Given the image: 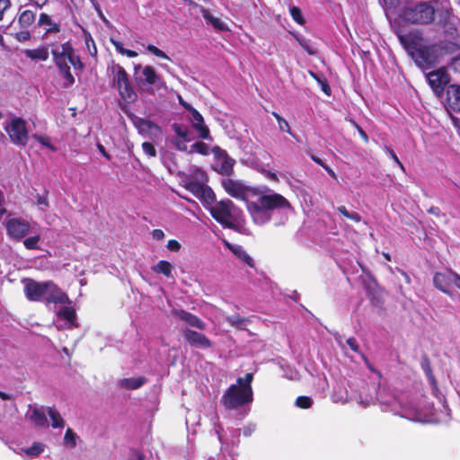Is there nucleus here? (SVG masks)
<instances>
[{
	"label": "nucleus",
	"mask_w": 460,
	"mask_h": 460,
	"mask_svg": "<svg viewBox=\"0 0 460 460\" xmlns=\"http://www.w3.org/2000/svg\"><path fill=\"white\" fill-rule=\"evenodd\" d=\"M143 151L149 156L155 157L156 155V151L153 144L149 142H144L142 145Z\"/></svg>",
	"instance_id": "nucleus-47"
},
{
	"label": "nucleus",
	"mask_w": 460,
	"mask_h": 460,
	"mask_svg": "<svg viewBox=\"0 0 460 460\" xmlns=\"http://www.w3.org/2000/svg\"><path fill=\"white\" fill-rule=\"evenodd\" d=\"M352 124L358 129V131L360 137L363 138V140L367 143L368 141V137L366 134V132L355 121H352Z\"/></svg>",
	"instance_id": "nucleus-58"
},
{
	"label": "nucleus",
	"mask_w": 460,
	"mask_h": 460,
	"mask_svg": "<svg viewBox=\"0 0 460 460\" xmlns=\"http://www.w3.org/2000/svg\"><path fill=\"white\" fill-rule=\"evenodd\" d=\"M188 141H184V139L176 138L172 141L175 147L180 151H186L187 150V143Z\"/></svg>",
	"instance_id": "nucleus-51"
},
{
	"label": "nucleus",
	"mask_w": 460,
	"mask_h": 460,
	"mask_svg": "<svg viewBox=\"0 0 460 460\" xmlns=\"http://www.w3.org/2000/svg\"><path fill=\"white\" fill-rule=\"evenodd\" d=\"M182 335L191 346L202 349L211 347V341L202 333L185 328L182 330Z\"/></svg>",
	"instance_id": "nucleus-15"
},
{
	"label": "nucleus",
	"mask_w": 460,
	"mask_h": 460,
	"mask_svg": "<svg viewBox=\"0 0 460 460\" xmlns=\"http://www.w3.org/2000/svg\"><path fill=\"white\" fill-rule=\"evenodd\" d=\"M450 67L456 72L460 74V56L454 58L450 63Z\"/></svg>",
	"instance_id": "nucleus-53"
},
{
	"label": "nucleus",
	"mask_w": 460,
	"mask_h": 460,
	"mask_svg": "<svg viewBox=\"0 0 460 460\" xmlns=\"http://www.w3.org/2000/svg\"><path fill=\"white\" fill-rule=\"evenodd\" d=\"M35 20V14L32 11L26 10L19 16V23L22 27L26 28L33 23Z\"/></svg>",
	"instance_id": "nucleus-31"
},
{
	"label": "nucleus",
	"mask_w": 460,
	"mask_h": 460,
	"mask_svg": "<svg viewBox=\"0 0 460 460\" xmlns=\"http://www.w3.org/2000/svg\"><path fill=\"white\" fill-rule=\"evenodd\" d=\"M257 201L270 212L275 209H290L291 205L282 195L268 190L259 196Z\"/></svg>",
	"instance_id": "nucleus-9"
},
{
	"label": "nucleus",
	"mask_w": 460,
	"mask_h": 460,
	"mask_svg": "<svg viewBox=\"0 0 460 460\" xmlns=\"http://www.w3.org/2000/svg\"><path fill=\"white\" fill-rule=\"evenodd\" d=\"M181 103L191 113L192 126L199 132V137L203 139H210L209 130L207 126L204 125V119L201 114L190 105L182 102L181 101Z\"/></svg>",
	"instance_id": "nucleus-16"
},
{
	"label": "nucleus",
	"mask_w": 460,
	"mask_h": 460,
	"mask_svg": "<svg viewBox=\"0 0 460 460\" xmlns=\"http://www.w3.org/2000/svg\"><path fill=\"white\" fill-rule=\"evenodd\" d=\"M223 403L226 408L235 409L252 401V387H243L240 385H231L223 396Z\"/></svg>",
	"instance_id": "nucleus-6"
},
{
	"label": "nucleus",
	"mask_w": 460,
	"mask_h": 460,
	"mask_svg": "<svg viewBox=\"0 0 460 460\" xmlns=\"http://www.w3.org/2000/svg\"><path fill=\"white\" fill-rule=\"evenodd\" d=\"M111 70L113 84L118 88L120 97L128 102H133L137 94L130 85L125 69L119 64H113Z\"/></svg>",
	"instance_id": "nucleus-5"
},
{
	"label": "nucleus",
	"mask_w": 460,
	"mask_h": 460,
	"mask_svg": "<svg viewBox=\"0 0 460 460\" xmlns=\"http://www.w3.org/2000/svg\"><path fill=\"white\" fill-rule=\"evenodd\" d=\"M247 208L256 225H264L271 218V213L258 201L248 203Z\"/></svg>",
	"instance_id": "nucleus-13"
},
{
	"label": "nucleus",
	"mask_w": 460,
	"mask_h": 460,
	"mask_svg": "<svg viewBox=\"0 0 460 460\" xmlns=\"http://www.w3.org/2000/svg\"><path fill=\"white\" fill-rule=\"evenodd\" d=\"M298 42L300 46L309 54V55H315L316 49L309 44V42L305 39H299Z\"/></svg>",
	"instance_id": "nucleus-45"
},
{
	"label": "nucleus",
	"mask_w": 460,
	"mask_h": 460,
	"mask_svg": "<svg viewBox=\"0 0 460 460\" xmlns=\"http://www.w3.org/2000/svg\"><path fill=\"white\" fill-rule=\"evenodd\" d=\"M454 271L437 272L433 278V283L437 288L445 294L450 295L449 288L453 285Z\"/></svg>",
	"instance_id": "nucleus-18"
},
{
	"label": "nucleus",
	"mask_w": 460,
	"mask_h": 460,
	"mask_svg": "<svg viewBox=\"0 0 460 460\" xmlns=\"http://www.w3.org/2000/svg\"><path fill=\"white\" fill-rule=\"evenodd\" d=\"M190 152H197L202 155L208 153V146L203 142H197L191 146Z\"/></svg>",
	"instance_id": "nucleus-39"
},
{
	"label": "nucleus",
	"mask_w": 460,
	"mask_h": 460,
	"mask_svg": "<svg viewBox=\"0 0 460 460\" xmlns=\"http://www.w3.org/2000/svg\"><path fill=\"white\" fill-rule=\"evenodd\" d=\"M58 318L65 319L69 323V327L75 325V312L72 307H62L58 313Z\"/></svg>",
	"instance_id": "nucleus-25"
},
{
	"label": "nucleus",
	"mask_w": 460,
	"mask_h": 460,
	"mask_svg": "<svg viewBox=\"0 0 460 460\" xmlns=\"http://www.w3.org/2000/svg\"><path fill=\"white\" fill-rule=\"evenodd\" d=\"M74 49L72 48L69 42H66L59 47H57L52 49V55L55 61L56 66L60 68L63 66H68L66 60L69 61Z\"/></svg>",
	"instance_id": "nucleus-14"
},
{
	"label": "nucleus",
	"mask_w": 460,
	"mask_h": 460,
	"mask_svg": "<svg viewBox=\"0 0 460 460\" xmlns=\"http://www.w3.org/2000/svg\"><path fill=\"white\" fill-rule=\"evenodd\" d=\"M97 147H98L99 151L102 154V155H103L104 157H106L107 159H111L110 155L105 151V148L103 147V146H102V145L98 144V145H97Z\"/></svg>",
	"instance_id": "nucleus-64"
},
{
	"label": "nucleus",
	"mask_w": 460,
	"mask_h": 460,
	"mask_svg": "<svg viewBox=\"0 0 460 460\" xmlns=\"http://www.w3.org/2000/svg\"><path fill=\"white\" fill-rule=\"evenodd\" d=\"M172 128L177 135V138L184 139V141L191 140V137H190V131L185 126L174 123L172 124Z\"/></svg>",
	"instance_id": "nucleus-32"
},
{
	"label": "nucleus",
	"mask_w": 460,
	"mask_h": 460,
	"mask_svg": "<svg viewBox=\"0 0 460 460\" xmlns=\"http://www.w3.org/2000/svg\"><path fill=\"white\" fill-rule=\"evenodd\" d=\"M156 273H162L167 278L172 277V265L167 261H160L156 265L152 267Z\"/></svg>",
	"instance_id": "nucleus-27"
},
{
	"label": "nucleus",
	"mask_w": 460,
	"mask_h": 460,
	"mask_svg": "<svg viewBox=\"0 0 460 460\" xmlns=\"http://www.w3.org/2000/svg\"><path fill=\"white\" fill-rule=\"evenodd\" d=\"M405 21L417 24H429L434 21L435 9L426 2L420 3L412 7H407L402 12Z\"/></svg>",
	"instance_id": "nucleus-4"
},
{
	"label": "nucleus",
	"mask_w": 460,
	"mask_h": 460,
	"mask_svg": "<svg viewBox=\"0 0 460 460\" xmlns=\"http://www.w3.org/2000/svg\"><path fill=\"white\" fill-rule=\"evenodd\" d=\"M85 44L88 49L89 54L92 57H95L97 55V49L95 47L94 41L90 35L85 36Z\"/></svg>",
	"instance_id": "nucleus-40"
},
{
	"label": "nucleus",
	"mask_w": 460,
	"mask_h": 460,
	"mask_svg": "<svg viewBox=\"0 0 460 460\" xmlns=\"http://www.w3.org/2000/svg\"><path fill=\"white\" fill-rule=\"evenodd\" d=\"M146 383V378L144 376L123 378L119 381V385L126 389H138Z\"/></svg>",
	"instance_id": "nucleus-22"
},
{
	"label": "nucleus",
	"mask_w": 460,
	"mask_h": 460,
	"mask_svg": "<svg viewBox=\"0 0 460 460\" xmlns=\"http://www.w3.org/2000/svg\"><path fill=\"white\" fill-rule=\"evenodd\" d=\"M226 321L233 327H235L240 330H245L246 323L250 322L248 318L241 317L238 314L227 316Z\"/></svg>",
	"instance_id": "nucleus-28"
},
{
	"label": "nucleus",
	"mask_w": 460,
	"mask_h": 460,
	"mask_svg": "<svg viewBox=\"0 0 460 460\" xmlns=\"http://www.w3.org/2000/svg\"><path fill=\"white\" fill-rule=\"evenodd\" d=\"M143 75L145 76V81L148 84H156L159 82V77L156 75L155 69L152 66H145L142 71Z\"/></svg>",
	"instance_id": "nucleus-29"
},
{
	"label": "nucleus",
	"mask_w": 460,
	"mask_h": 460,
	"mask_svg": "<svg viewBox=\"0 0 460 460\" xmlns=\"http://www.w3.org/2000/svg\"><path fill=\"white\" fill-rule=\"evenodd\" d=\"M146 49L154 54L155 56L158 57V58H165V59H170L169 57L161 49H159L158 48H156L155 46L154 45H148L146 47Z\"/></svg>",
	"instance_id": "nucleus-44"
},
{
	"label": "nucleus",
	"mask_w": 460,
	"mask_h": 460,
	"mask_svg": "<svg viewBox=\"0 0 460 460\" xmlns=\"http://www.w3.org/2000/svg\"><path fill=\"white\" fill-rule=\"evenodd\" d=\"M7 234L10 238L20 241L26 236L30 231L28 221L21 218H11L5 222Z\"/></svg>",
	"instance_id": "nucleus-10"
},
{
	"label": "nucleus",
	"mask_w": 460,
	"mask_h": 460,
	"mask_svg": "<svg viewBox=\"0 0 460 460\" xmlns=\"http://www.w3.org/2000/svg\"><path fill=\"white\" fill-rule=\"evenodd\" d=\"M167 248L172 252H178L181 249V243L176 240H170Z\"/></svg>",
	"instance_id": "nucleus-54"
},
{
	"label": "nucleus",
	"mask_w": 460,
	"mask_h": 460,
	"mask_svg": "<svg viewBox=\"0 0 460 460\" xmlns=\"http://www.w3.org/2000/svg\"><path fill=\"white\" fill-rule=\"evenodd\" d=\"M23 290L30 301L46 300L48 288L52 287V281L38 282L32 279H23Z\"/></svg>",
	"instance_id": "nucleus-8"
},
{
	"label": "nucleus",
	"mask_w": 460,
	"mask_h": 460,
	"mask_svg": "<svg viewBox=\"0 0 460 460\" xmlns=\"http://www.w3.org/2000/svg\"><path fill=\"white\" fill-rule=\"evenodd\" d=\"M201 13L204 19L211 23L216 30L221 31L228 30L227 25L220 18L215 17L208 10L202 8Z\"/></svg>",
	"instance_id": "nucleus-23"
},
{
	"label": "nucleus",
	"mask_w": 460,
	"mask_h": 460,
	"mask_svg": "<svg viewBox=\"0 0 460 460\" xmlns=\"http://www.w3.org/2000/svg\"><path fill=\"white\" fill-rule=\"evenodd\" d=\"M69 63L73 65L75 68L82 69L84 67V65L81 62L79 57L75 56L74 52L69 59Z\"/></svg>",
	"instance_id": "nucleus-50"
},
{
	"label": "nucleus",
	"mask_w": 460,
	"mask_h": 460,
	"mask_svg": "<svg viewBox=\"0 0 460 460\" xmlns=\"http://www.w3.org/2000/svg\"><path fill=\"white\" fill-rule=\"evenodd\" d=\"M46 302L49 304H68L70 303V300L67 295L58 288L54 282H52V287L48 288Z\"/></svg>",
	"instance_id": "nucleus-20"
},
{
	"label": "nucleus",
	"mask_w": 460,
	"mask_h": 460,
	"mask_svg": "<svg viewBox=\"0 0 460 460\" xmlns=\"http://www.w3.org/2000/svg\"><path fill=\"white\" fill-rule=\"evenodd\" d=\"M401 43L409 51L415 63L421 68L427 69L436 61V57L428 47H418L407 36H399Z\"/></svg>",
	"instance_id": "nucleus-3"
},
{
	"label": "nucleus",
	"mask_w": 460,
	"mask_h": 460,
	"mask_svg": "<svg viewBox=\"0 0 460 460\" xmlns=\"http://www.w3.org/2000/svg\"><path fill=\"white\" fill-rule=\"evenodd\" d=\"M33 137L42 146L51 149L52 151L56 150V148L51 145L49 137L40 135H34Z\"/></svg>",
	"instance_id": "nucleus-46"
},
{
	"label": "nucleus",
	"mask_w": 460,
	"mask_h": 460,
	"mask_svg": "<svg viewBox=\"0 0 460 460\" xmlns=\"http://www.w3.org/2000/svg\"><path fill=\"white\" fill-rule=\"evenodd\" d=\"M453 285L460 289V276L454 272Z\"/></svg>",
	"instance_id": "nucleus-63"
},
{
	"label": "nucleus",
	"mask_w": 460,
	"mask_h": 460,
	"mask_svg": "<svg viewBox=\"0 0 460 460\" xmlns=\"http://www.w3.org/2000/svg\"><path fill=\"white\" fill-rule=\"evenodd\" d=\"M447 107L450 111L460 112V85L454 84L447 85Z\"/></svg>",
	"instance_id": "nucleus-19"
},
{
	"label": "nucleus",
	"mask_w": 460,
	"mask_h": 460,
	"mask_svg": "<svg viewBox=\"0 0 460 460\" xmlns=\"http://www.w3.org/2000/svg\"><path fill=\"white\" fill-rule=\"evenodd\" d=\"M197 180H189L185 188L198 198L205 207L212 205L216 201V194L210 187L204 183L207 180L205 172L201 170L196 172Z\"/></svg>",
	"instance_id": "nucleus-2"
},
{
	"label": "nucleus",
	"mask_w": 460,
	"mask_h": 460,
	"mask_svg": "<svg viewBox=\"0 0 460 460\" xmlns=\"http://www.w3.org/2000/svg\"><path fill=\"white\" fill-rule=\"evenodd\" d=\"M237 258H239L241 261H244L247 265L250 267H253V260L252 257L243 250V248L241 245H237L235 248L233 249L232 252Z\"/></svg>",
	"instance_id": "nucleus-30"
},
{
	"label": "nucleus",
	"mask_w": 460,
	"mask_h": 460,
	"mask_svg": "<svg viewBox=\"0 0 460 460\" xmlns=\"http://www.w3.org/2000/svg\"><path fill=\"white\" fill-rule=\"evenodd\" d=\"M60 31L59 25L57 23H53L52 25H49V27L47 29V32H58Z\"/></svg>",
	"instance_id": "nucleus-62"
},
{
	"label": "nucleus",
	"mask_w": 460,
	"mask_h": 460,
	"mask_svg": "<svg viewBox=\"0 0 460 460\" xmlns=\"http://www.w3.org/2000/svg\"><path fill=\"white\" fill-rule=\"evenodd\" d=\"M172 314L191 327H196L199 330H204L206 327L205 323L199 317L184 310L174 309Z\"/></svg>",
	"instance_id": "nucleus-21"
},
{
	"label": "nucleus",
	"mask_w": 460,
	"mask_h": 460,
	"mask_svg": "<svg viewBox=\"0 0 460 460\" xmlns=\"http://www.w3.org/2000/svg\"><path fill=\"white\" fill-rule=\"evenodd\" d=\"M39 25H40V26L52 25V20L48 14L41 13L40 16V19H39Z\"/></svg>",
	"instance_id": "nucleus-49"
},
{
	"label": "nucleus",
	"mask_w": 460,
	"mask_h": 460,
	"mask_svg": "<svg viewBox=\"0 0 460 460\" xmlns=\"http://www.w3.org/2000/svg\"><path fill=\"white\" fill-rule=\"evenodd\" d=\"M44 445L42 443L36 442L31 447L22 449L24 454L30 456H37L41 454L44 450Z\"/></svg>",
	"instance_id": "nucleus-33"
},
{
	"label": "nucleus",
	"mask_w": 460,
	"mask_h": 460,
	"mask_svg": "<svg viewBox=\"0 0 460 460\" xmlns=\"http://www.w3.org/2000/svg\"><path fill=\"white\" fill-rule=\"evenodd\" d=\"M37 204L39 206L42 205L45 208H48L49 207V202H48L47 196H38L37 197Z\"/></svg>",
	"instance_id": "nucleus-60"
},
{
	"label": "nucleus",
	"mask_w": 460,
	"mask_h": 460,
	"mask_svg": "<svg viewBox=\"0 0 460 460\" xmlns=\"http://www.w3.org/2000/svg\"><path fill=\"white\" fill-rule=\"evenodd\" d=\"M48 414L50 417L53 428H63L65 426V420L55 408L48 407Z\"/></svg>",
	"instance_id": "nucleus-26"
},
{
	"label": "nucleus",
	"mask_w": 460,
	"mask_h": 460,
	"mask_svg": "<svg viewBox=\"0 0 460 460\" xmlns=\"http://www.w3.org/2000/svg\"><path fill=\"white\" fill-rule=\"evenodd\" d=\"M385 150L388 152V154L391 155L392 159L402 169L404 170V167L402 164L400 162L398 156L389 147L385 146Z\"/></svg>",
	"instance_id": "nucleus-56"
},
{
	"label": "nucleus",
	"mask_w": 460,
	"mask_h": 460,
	"mask_svg": "<svg viewBox=\"0 0 460 460\" xmlns=\"http://www.w3.org/2000/svg\"><path fill=\"white\" fill-rule=\"evenodd\" d=\"M111 42L114 45V47L116 48V49L120 53V54H124L123 51H125L126 49H124L122 47V44L113 39H111Z\"/></svg>",
	"instance_id": "nucleus-61"
},
{
	"label": "nucleus",
	"mask_w": 460,
	"mask_h": 460,
	"mask_svg": "<svg viewBox=\"0 0 460 460\" xmlns=\"http://www.w3.org/2000/svg\"><path fill=\"white\" fill-rule=\"evenodd\" d=\"M427 77L431 88L438 95L442 93L444 87L448 84L450 81L448 74L442 68L429 73Z\"/></svg>",
	"instance_id": "nucleus-12"
},
{
	"label": "nucleus",
	"mask_w": 460,
	"mask_h": 460,
	"mask_svg": "<svg viewBox=\"0 0 460 460\" xmlns=\"http://www.w3.org/2000/svg\"><path fill=\"white\" fill-rule=\"evenodd\" d=\"M252 381V374H251V373L246 374L244 379H243L242 377H239L237 379L238 385H240L243 387H251Z\"/></svg>",
	"instance_id": "nucleus-48"
},
{
	"label": "nucleus",
	"mask_w": 460,
	"mask_h": 460,
	"mask_svg": "<svg viewBox=\"0 0 460 460\" xmlns=\"http://www.w3.org/2000/svg\"><path fill=\"white\" fill-rule=\"evenodd\" d=\"M337 210L345 217L349 218L355 222H359L361 220L359 214L357 212H349L344 206L338 207Z\"/></svg>",
	"instance_id": "nucleus-36"
},
{
	"label": "nucleus",
	"mask_w": 460,
	"mask_h": 460,
	"mask_svg": "<svg viewBox=\"0 0 460 460\" xmlns=\"http://www.w3.org/2000/svg\"><path fill=\"white\" fill-rule=\"evenodd\" d=\"M58 69H59L60 74L62 75V76L66 80V83H65L64 86L65 87L71 86L75 83V78H74V76L72 75V74L70 72L69 66H63V67H60Z\"/></svg>",
	"instance_id": "nucleus-35"
},
{
	"label": "nucleus",
	"mask_w": 460,
	"mask_h": 460,
	"mask_svg": "<svg viewBox=\"0 0 460 460\" xmlns=\"http://www.w3.org/2000/svg\"><path fill=\"white\" fill-rule=\"evenodd\" d=\"M152 235L156 240H163L164 238V233L161 229H155L152 232Z\"/></svg>",
	"instance_id": "nucleus-59"
},
{
	"label": "nucleus",
	"mask_w": 460,
	"mask_h": 460,
	"mask_svg": "<svg viewBox=\"0 0 460 460\" xmlns=\"http://www.w3.org/2000/svg\"><path fill=\"white\" fill-rule=\"evenodd\" d=\"M311 75L315 78L317 79V81L320 83L321 84V87H322V90L327 94V95H330L331 94V88L330 86L328 85V84L325 82V81H323L321 79H319L314 73H311Z\"/></svg>",
	"instance_id": "nucleus-52"
},
{
	"label": "nucleus",
	"mask_w": 460,
	"mask_h": 460,
	"mask_svg": "<svg viewBox=\"0 0 460 460\" xmlns=\"http://www.w3.org/2000/svg\"><path fill=\"white\" fill-rule=\"evenodd\" d=\"M212 217L226 228L244 233L242 210L230 199H223L207 206Z\"/></svg>",
	"instance_id": "nucleus-1"
},
{
	"label": "nucleus",
	"mask_w": 460,
	"mask_h": 460,
	"mask_svg": "<svg viewBox=\"0 0 460 460\" xmlns=\"http://www.w3.org/2000/svg\"><path fill=\"white\" fill-rule=\"evenodd\" d=\"M9 135L11 141L17 146H26L29 135L26 127V121L21 118H13L4 128Z\"/></svg>",
	"instance_id": "nucleus-7"
},
{
	"label": "nucleus",
	"mask_w": 460,
	"mask_h": 460,
	"mask_svg": "<svg viewBox=\"0 0 460 460\" xmlns=\"http://www.w3.org/2000/svg\"><path fill=\"white\" fill-rule=\"evenodd\" d=\"M290 14H291L292 18L294 19V21H296L297 23H299V24L304 23V19H303L300 8H298L296 6H293L290 9Z\"/></svg>",
	"instance_id": "nucleus-43"
},
{
	"label": "nucleus",
	"mask_w": 460,
	"mask_h": 460,
	"mask_svg": "<svg viewBox=\"0 0 460 460\" xmlns=\"http://www.w3.org/2000/svg\"><path fill=\"white\" fill-rule=\"evenodd\" d=\"M25 55L29 58L44 61L47 60L49 58V50L46 48L27 49L25 50Z\"/></svg>",
	"instance_id": "nucleus-24"
},
{
	"label": "nucleus",
	"mask_w": 460,
	"mask_h": 460,
	"mask_svg": "<svg viewBox=\"0 0 460 460\" xmlns=\"http://www.w3.org/2000/svg\"><path fill=\"white\" fill-rule=\"evenodd\" d=\"M234 160L229 158L227 155H225L222 158V163L220 166V172L223 174L229 175L233 171Z\"/></svg>",
	"instance_id": "nucleus-34"
},
{
	"label": "nucleus",
	"mask_w": 460,
	"mask_h": 460,
	"mask_svg": "<svg viewBox=\"0 0 460 460\" xmlns=\"http://www.w3.org/2000/svg\"><path fill=\"white\" fill-rule=\"evenodd\" d=\"M11 3L9 0H0V20L3 19L4 12L9 8Z\"/></svg>",
	"instance_id": "nucleus-55"
},
{
	"label": "nucleus",
	"mask_w": 460,
	"mask_h": 460,
	"mask_svg": "<svg viewBox=\"0 0 460 460\" xmlns=\"http://www.w3.org/2000/svg\"><path fill=\"white\" fill-rule=\"evenodd\" d=\"M48 407H35L31 408L26 413V418L31 420L36 427H47L48 426Z\"/></svg>",
	"instance_id": "nucleus-17"
},
{
	"label": "nucleus",
	"mask_w": 460,
	"mask_h": 460,
	"mask_svg": "<svg viewBox=\"0 0 460 460\" xmlns=\"http://www.w3.org/2000/svg\"><path fill=\"white\" fill-rule=\"evenodd\" d=\"M222 186L227 194L243 200L246 199L248 194L252 191V189L243 181L230 178L224 179Z\"/></svg>",
	"instance_id": "nucleus-11"
},
{
	"label": "nucleus",
	"mask_w": 460,
	"mask_h": 460,
	"mask_svg": "<svg viewBox=\"0 0 460 460\" xmlns=\"http://www.w3.org/2000/svg\"><path fill=\"white\" fill-rule=\"evenodd\" d=\"M272 115L276 118L279 123V128L280 131L288 132L291 134L290 127L286 119L281 118L278 113L273 112Z\"/></svg>",
	"instance_id": "nucleus-37"
},
{
	"label": "nucleus",
	"mask_w": 460,
	"mask_h": 460,
	"mask_svg": "<svg viewBox=\"0 0 460 460\" xmlns=\"http://www.w3.org/2000/svg\"><path fill=\"white\" fill-rule=\"evenodd\" d=\"M40 242V236L35 235L32 237H29L24 240L23 244L27 249H36L38 248V243Z\"/></svg>",
	"instance_id": "nucleus-42"
},
{
	"label": "nucleus",
	"mask_w": 460,
	"mask_h": 460,
	"mask_svg": "<svg viewBox=\"0 0 460 460\" xmlns=\"http://www.w3.org/2000/svg\"><path fill=\"white\" fill-rule=\"evenodd\" d=\"M346 342L353 351H359V348L355 338H349Z\"/></svg>",
	"instance_id": "nucleus-57"
},
{
	"label": "nucleus",
	"mask_w": 460,
	"mask_h": 460,
	"mask_svg": "<svg viewBox=\"0 0 460 460\" xmlns=\"http://www.w3.org/2000/svg\"><path fill=\"white\" fill-rule=\"evenodd\" d=\"M76 435L71 429H67L65 434L64 441L66 444L70 445L72 447L76 446Z\"/></svg>",
	"instance_id": "nucleus-38"
},
{
	"label": "nucleus",
	"mask_w": 460,
	"mask_h": 460,
	"mask_svg": "<svg viewBox=\"0 0 460 460\" xmlns=\"http://www.w3.org/2000/svg\"><path fill=\"white\" fill-rule=\"evenodd\" d=\"M296 404L299 408L307 409L312 405V400L306 396H299L296 401Z\"/></svg>",
	"instance_id": "nucleus-41"
}]
</instances>
